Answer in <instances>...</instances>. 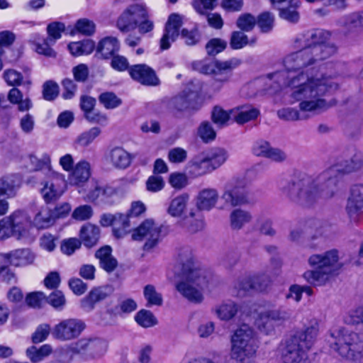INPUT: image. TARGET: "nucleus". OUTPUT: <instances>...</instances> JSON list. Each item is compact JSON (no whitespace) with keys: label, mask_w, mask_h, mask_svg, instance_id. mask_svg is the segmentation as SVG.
Here are the masks:
<instances>
[{"label":"nucleus","mask_w":363,"mask_h":363,"mask_svg":"<svg viewBox=\"0 0 363 363\" xmlns=\"http://www.w3.org/2000/svg\"><path fill=\"white\" fill-rule=\"evenodd\" d=\"M34 116L30 113L23 116L19 120V127L21 131L26 135L31 134L35 128Z\"/></svg>","instance_id":"57"},{"label":"nucleus","mask_w":363,"mask_h":363,"mask_svg":"<svg viewBox=\"0 0 363 363\" xmlns=\"http://www.w3.org/2000/svg\"><path fill=\"white\" fill-rule=\"evenodd\" d=\"M32 223L29 216L24 212L16 211L10 216L0 220V240L14 237L25 240L30 237Z\"/></svg>","instance_id":"8"},{"label":"nucleus","mask_w":363,"mask_h":363,"mask_svg":"<svg viewBox=\"0 0 363 363\" xmlns=\"http://www.w3.org/2000/svg\"><path fill=\"white\" fill-rule=\"evenodd\" d=\"M185 169L191 178H198L212 172L203 152L194 156L186 164Z\"/></svg>","instance_id":"20"},{"label":"nucleus","mask_w":363,"mask_h":363,"mask_svg":"<svg viewBox=\"0 0 363 363\" xmlns=\"http://www.w3.org/2000/svg\"><path fill=\"white\" fill-rule=\"evenodd\" d=\"M85 186L86 188L85 199L91 202L98 199L103 202H106L108 198L116 194L113 188L109 186L101 188L95 181H90Z\"/></svg>","instance_id":"25"},{"label":"nucleus","mask_w":363,"mask_h":363,"mask_svg":"<svg viewBox=\"0 0 363 363\" xmlns=\"http://www.w3.org/2000/svg\"><path fill=\"white\" fill-rule=\"evenodd\" d=\"M241 64V60L232 58L226 61L219 60H199L194 62L193 68L201 73L206 74H213L215 77L211 83V89L214 91H219L227 83L230 77V72Z\"/></svg>","instance_id":"7"},{"label":"nucleus","mask_w":363,"mask_h":363,"mask_svg":"<svg viewBox=\"0 0 363 363\" xmlns=\"http://www.w3.org/2000/svg\"><path fill=\"white\" fill-rule=\"evenodd\" d=\"M57 238L50 233L43 234L39 240V245L41 249L51 252L54 251L57 247Z\"/></svg>","instance_id":"58"},{"label":"nucleus","mask_w":363,"mask_h":363,"mask_svg":"<svg viewBox=\"0 0 363 363\" xmlns=\"http://www.w3.org/2000/svg\"><path fill=\"white\" fill-rule=\"evenodd\" d=\"M81 241L77 238H71L62 241L60 249L63 254L71 255L81 247Z\"/></svg>","instance_id":"53"},{"label":"nucleus","mask_w":363,"mask_h":363,"mask_svg":"<svg viewBox=\"0 0 363 363\" xmlns=\"http://www.w3.org/2000/svg\"><path fill=\"white\" fill-rule=\"evenodd\" d=\"M101 133V130L99 127H93L80 133L74 140V145L76 148L86 147L90 145Z\"/></svg>","instance_id":"39"},{"label":"nucleus","mask_w":363,"mask_h":363,"mask_svg":"<svg viewBox=\"0 0 363 363\" xmlns=\"http://www.w3.org/2000/svg\"><path fill=\"white\" fill-rule=\"evenodd\" d=\"M340 254L337 250L331 249L320 254H313L308 259L311 267L315 269L307 270L303 279L314 286L325 284L341 269Z\"/></svg>","instance_id":"4"},{"label":"nucleus","mask_w":363,"mask_h":363,"mask_svg":"<svg viewBox=\"0 0 363 363\" xmlns=\"http://www.w3.org/2000/svg\"><path fill=\"white\" fill-rule=\"evenodd\" d=\"M227 43L221 38H213L206 45L207 53L210 55H216L225 49Z\"/></svg>","instance_id":"52"},{"label":"nucleus","mask_w":363,"mask_h":363,"mask_svg":"<svg viewBox=\"0 0 363 363\" xmlns=\"http://www.w3.org/2000/svg\"><path fill=\"white\" fill-rule=\"evenodd\" d=\"M93 215L92 208L89 205H82L76 208L72 212L74 219L83 221L89 220Z\"/></svg>","instance_id":"59"},{"label":"nucleus","mask_w":363,"mask_h":363,"mask_svg":"<svg viewBox=\"0 0 363 363\" xmlns=\"http://www.w3.org/2000/svg\"><path fill=\"white\" fill-rule=\"evenodd\" d=\"M258 348V342L253 331L246 325L235 330L231 338V357L242 362L253 357Z\"/></svg>","instance_id":"9"},{"label":"nucleus","mask_w":363,"mask_h":363,"mask_svg":"<svg viewBox=\"0 0 363 363\" xmlns=\"http://www.w3.org/2000/svg\"><path fill=\"white\" fill-rule=\"evenodd\" d=\"M183 16L177 13H172L166 23L164 33L160 40V47L162 50L168 49L171 43L179 36V29L183 24Z\"/></svg>","instance_id":"18"},{"label":"nucleus","mask_w":363,"mask_h":363,"mask_svg":"<svg viewBox=\"0 0 363 363\" xmlns=\"http://www.w3.org/2000/svg\"><path fill=\"white\" fill-rule=\"evenodd\" d=\"M9 263L15 267H25L32 264L35 255L28 248L17 249L6 253Z\"/></svg>","instance_id":"29"},{"label":"nucleus","mask_w":363,"mask_h":363,"mask_svg":"<svg viewBox=\"0 0 363 363\" xmlns=\"http://www.w3.org/2000/svg\"><path fill=\"white\" fill-rule=\"evenodd\" d=\"M246 185V181L241 177H236L230 180L226 184L221 196V199L224 201L223 204L218 208L223 209L228 205L236 206L245 203L247 202V196L244 189Z\"/></svg>","instance_id":"14"},{"label":"nucleus","mask_w":363,"mask_h":363,"mask_svg":"<svg viewBox=\"0 0 363 363\" xmlns=\"http://www.w3.org/2000/svg\"><path fill=\"white\" fill-rule=\"evenodd\" d=\"M130 77L135 81L149 86L158 84L159 79L154 70L146 65H136L129 69Z\"/></svg>","instance_id":"22"},{"label":"nucleus","mask_w":363,"mask_h":363,"mask_svg":"<svg viewBox=\"0 0 363 363\" xmlns=\"http://www.w3.org/2000/svg\"><path fill=\"white\" fill-rule=\"evenodd\" d=\"M99 223L104 227L113 225V233L116 238H123L128 235L130 226L128 216L123 213H104L101 216Z\"/></svg>","instance_id":"16"},{"label":"nucleus","mask_w":363,"mask_h":363,"mask_svg":"<svg viewBox=\"0 0 363 363\" xmlns=\"http://www.w3.org/2000/svg\"><path fill=\"white\" fill-rule=\"evenodd\" d=\"M67 181L62 173L50 170L39 184V192L46 203L58 200L67 190Z\"/></svg>","instance_id":"11"},{"label":"nucleus","mask_w":363,"mask_h":363,"mask_svg":"<svg viewBox=\"0 0 363 363\" xmlns=\"http://www.w3.org/2000/svg\"><path fill=\"white\" fill-rule=\"evenodd\" d=\"M55 220L52 210L44 206L34 217L33 223L38 228H46L52 225Z\"/></svg>","instance_id":"40"},{"label":"nucleus","mask_w":363,"mask_h":363,"mask_svg":"<svg viewBox=\"0 0 363 363\" xmlns=\"http://www.w3.org/2000/svg\"><path fill=\"white\" fill-rule=\"evenodd\" d=\"M335 171L331 169L315 180L307 178L289 184L284 188L283 192L293 200L310 201L319 196L330 198L337 189V179L331 177Z\"/></svg>","instance_id":"3"},{"label":"nucleus","mask_w":363,"mask_h":363,"mask_svg":"<svg viewBox=\"0 0 363 363\" xmlns=\"http://www.w3.org/2000/svg\"><path fill=\"white\" fill-rule=\"evenodd\" d=\"M255 24L256 18L249 13L241 15L237 21L238 27L247 32L251 30L255 27Z\"/></svg>","instance_id":"62"},{"label":"nucleus","mask_w":363,"mask_h":363,"mask_svg":"<svg viewBox=\"0 0 363 363\" xmlns=\"http://www.w3.org/2000/svg\"><path fill=\"white\" fill-rule=\"evenodd\" d=\"M148 16V11L143 4H133L127 7L116 21V27L123 33H128L137 28L142 20Z\"/></svg>","instance_id":"15"},{"label":"nucleus","mask_w":363,"mask_h":363,"mask_svg":"<svg viewBox=\"0 0 363 363\" xmlns=\"http://www.w3.org/2000/svg\"><path fill=\"white\" fill-rule=\"evenodd\" d=\"M176 266L182 277V280L176 285L177 290L191 302H201L203 289L209 281V274L196 262L192 250L189 247L178 250Z\"/></svg>","instance_id":"2"},{"label":"nucleus","mask_w":363,"mask_h":363,"mask_svg":"<svg viewBox=\"0 0 363 363\" xmlns=\"http://www.w3.org/2000/svg\"><path fill=\"white\" fill-rule=\"evenodd\" d=\"M213 312L220 318L269 316V314H265L264 308L261 305L255 303L238 304L231 300H227L216 305L213 308Z\"/></svg>","instance_id":"10"},{"label":"nucleus","mask_w":363,"mask_h":363,"mask_svg":"<svg viewBox=\"0 0 363 363\" xmlns=\"http://www.w3.org/2000/svg\"><path fill=\"white\" fill-rule=\"evenodd\" d=\"M167 157L172 163H182L187 158V152L182 147H174L169 150Z\"/></svg>","instance_id":"60"},{"label":"nucleus","mask_w":363,"mask_h":363,"mask_svg":"<svg viewBox=\"0 0 363 363\" xmlns=\"http://www.w3.org/2000/svg\"><path fill=\"white\" fill-rule=\"evenodd\" d=\"M255 42V38L250 40L247 36L241 31H233L230 39V46L233 50H240L247 45H253Z\"/></svg>","instance_id":"43"},{"label":"nucleus","mask_w":363,"mask_h":363,"mask_svg":"<svg viewBox=\"0 0 363 363\" xmlns=\"http://www.w3.org/2000/svg\"><path fill=\"white\" fill-rule=\"evenodd\" d=\"M120 49V43L115 37H106L103 38L96 48L98 52L104 58H108L114 55Z\"/></svg>","instance_id":"37"},{"label":"nucleus","mask_w":363,"mask_h":363,"mask_svg":"<svg viewBox=\"0 0 363 363\" xmlns=\"http://www.w3.org/2000/svg\"><path fill=\"white\" fill-rule=\"evenodd\" d=\"M197 135L205 143L215 139L216 133L211 124L208 122H203L197 129Z\"/></svg>","instance_id":"47"},{"label":"nucleus","mask_w":363,"mask_h":363,"mask_svg":"<svg viewBox=\"0 0 363 363\" xmlns=\"http://www.w3.org/2000/svg\"><path fill=\"white\" fill-rule=\"evenodd\" d=\"M131 238L135 241L145 240L144 249L150 250L155 247L160 240L161 225L152 218L146 219L132 230Z\"/></svg>","instance_id":"13"},{"label":"nucleus","mask_w":363,"mask_h":363,"mask_svg":"<svg viewBox=\"0 0 363 363\" xmlns=\"http://www.w3.org/2000/svg\"><path fill=\"white\" fill-rule=\"evenodd\" d=\"M271 284V279L268 275L265 274H255L239 279L235 285L238 290L245 291L249 290H255L257 291H264L268 289Z\"/></svg>","instance_id":"19"},{"label":"nucleus","mask_w":363,"mask_h":363,"mask_svg":"<svg viewBox=\"0 0 363 363\" xmlns=\"http://www.w3.org/2000/svg\"><path fill=\"white\" fill-rule=\"evenodd\" d=\"M146 210L147 207L143 202L141 201H135L131 203L127 213L124 215L128 216V220L130 221V218L141 216L145 214Z\"/></svg>","instance_id":"61"},{"label":"nucleus","mask_w":363,"mask_h":363,"mask_svg":"<svg viewBox=\"0 0 363 363\" xmlns=\"http://www.w3.org/2000/svg\"><path fill=\"white\" fill-rule=\"evenodd\" d=\"M219 194L214 188H205L201 190L196 198V206L199 211H209L217 207Z\"/></svg>","instance_id":"24"},{"label":"nucleus","mask_w":363,"mask_h":363,"mask_svg":"<svg viewBox=\"0 0 363 363\" xmlns=\"http://www.w3.org/2000/svg\"><path fill=\"white\" fill-rule=\"evenodd\" d=\"M318 328L311 327L287 339L280 346L284 363H311L308 352L313 347Z\"/></svg>","instance_id":"6"},{"label":"nucleus","mask_w":363,"mask_h":363,"mask_svg":"<svg viewBox=\"0 0 363 363\" xmlns=\"http://www.w3.org/2000/svg\"><path fill=\"white\" fill-rule=\"evenodd\" d=\"M45 300V295L40 291L30 293L26 298V303L33 308L40 307Z\"/></svg>","instance_id":"64"},{"label":"nucleus","mask_w":363,"mask_h":363,"mask_svg":"<svg viewBox=\"0 0 363 363\" xmlns=\"http://www.w3.org/2000/svg\"><path fill=\"white\" fill-rule=\"evenodd\" d=\"M211 171L220 167L228 159V152L222 148H214L203 152Z\"/></svg>","instance_id":"36"},{"label":"nucleus","mask_w":363,"mask_h":363,"mask_svg":"<svg viewBox=\"0 0 363 363\" xmlns=\"http://www.w3.org/2000/svg\"><path fill=\"white\" fill-rule=\"evenodd\" d=\"M52 351V347L48 344H45L40 347L30 346L26 349V355L31 362L39 363L49 357Z\"/></svg>","instance_id":"35"},{"label":"nucleus","mask_w":363,"mask_h":363,"mask_svg":"<svg viewBox=\"0 0 363 363\" xmlns=\"http://www.w3.org/2000/svg\"><path fill=\"white\" fill-rule=\"evenodd\" d=\"M231 118L230 110L227 111L218 106H216L213 110L212 120L218 125H226Z\"/></svg>","instance_id":"48"},{"label":"nucleus","mask_w":363,"mask_h":363,"mask_svg":"<svg viewBox=\"0 0 363 363\" xmlns=\"http://www.w3.org/2000/svg\"><path fill=\"white\" fill-rule=\"evenodd\" d=\"M32 50L36 53L48 57H55L56 52L52 49L51 41L48 38H41L38 34H34L30 40Z\"/></svg>","instance_id":"32"},{"label":"nucleus","mask_w":363,"mask_h":363,"mask_svg":"<svg viewBox=\"0 0 363 363\" xmlns=\"http://www.w3.org/2000/svg\"><path fill=\"white\" fill-rule=\"evenodd\" d=\"M143 295L145 300L150 305L160 306L162 303V296L156 288L151 284H148L144 287Z\"/></svg>","instance_id":"46"},{"label":"nucleus","mask_w":363,"mask_h":363,"mask_svg":"<svg viewBox=\"0 0 363 363\" xmlns=\"http://www.w3.org/2000/svg\"><path fill=\"white\" fill-rule=\"evenodd\" d=\"M251 219L252 216L249 212L239 208L235 209L230 215V227L234 230H240Z\"/></svg>","instance_id":"41"},{"label":"nucleus","mask_w":363,"mask_h":363,"mask_svg":"<svg viewBox=\"0 0 363 363\" xmlns=\"http://www.w3.org/2000/svg\"><path fill=\"white\" fill-rule=\"evenodd\" d=\"M198 98L196 92H191L186 96L176 99V104L179 109L195 108L194 101Z\"/></svg>","instance_id":"51"},{"label":"nucleus","mask_w":363,"mask_h":363,"mask_svg":"<svg viewBox=\"0 0 363 363\" xmlns=\"http://www.w3.org/2000/svg\"><path fill=\"white\" fill-rule=\"evenodd\" d=\"M108 160L114 167L123 169L130 166L133 157L123 147H116L110 150Z\"/></svg>","instance_id":"30"},{"label":"nucleus","mask_w":363,"mask_h":363,"mask_svg":"<svg viewBox=\"0 0 363 363\" xmlns=\"http://www.w3.org/2000/svg\"><path fill=\"white\" fill-rule=\"evenodd\" d=\"M168 182L172 188L180 190L188 184V177L184 173L173 172L169 174Z\"/></svg>","instance_id":"50"},{"label":"nucleus","mask_w":363,"mask_h":363,"mask_svg":"<svg viewBox=\"0 0 363 363\" xmlns=\"http://www.w3.org/2000/svg\"><path fill=\"white\" fill-rule=\"evenodd\" d=\"M189 200V196L186 194H181L172 198L167 204V214L174 218L182 217L186 211Z\"/></svg>","instance_id":"28"},{"label":"nucleus","mask_w":363,"mask_h":363,"mask_svg":"<svg viewBox=\"0 0 363 363\" xmlns=\"http://www.w3.org/2000/svg\"><path fill=\"white\" fill-rule=\"evenodd\" d=\"M272 4L279 10L280 17L291 23H296L299 14L295 10L301 5L300 0H271Z\"/></svg>","instance_id":"23"},{"label":"nucleus","mask_w":363,"mask_h":363,"mask_svg":"<svg viewBox=\"0 0 363 363\" xmlns=\"http://www.w3.org/2000/svg\"><path fill=\"white\" fill-rule=\"evenodd\" d=\"M67 48L70 54L74 57L87 55L94 51L95 43L91 40H84L72 42L68 45Z\"/></svg>","instance_id":"38"},{"label":"nucleus","mask_w":363,"mask_h":363,"mask_svg":"<svg viewBox=\"0 0 363 363\" xmlns=\"http://www.w3.org/2000/svg\"><path fill=\"white\" fill-rule=\"evenodd\" d=\"M48 303L55 309L61 311L66 304V298L60 291H55L48 298Z\"/></svg>","instance_id":"55"},{"label":"nucleus","mask_w":363,"mask_h":363,"mask_svg":"<svg viewBox=\"0 0 363 363\" xmlns=\"http://www.w3.org/2000/svg\"><path fill=\"white\" fill-rule=\"evenodd\" d=\"M326 341L330 348L342 357L354 361L363 357V338L343 327H333Z\"/></svg>","instance_id":"5"},{"label":"nucleus","mask_w":363,"mask_h":363,"mask_svg":"<svg viewBox=\"0 0 363 363\" xmlns=\"http://www.w3.org/2000/svg\"><path fill=\"white\" fill-rule=\"evenodd\" d=\"M59 93V87L57 83L52 81L46 82L43 84V97L45 100H53Z\"/></svg>","instance_id":"63"},{"label":"nucleus","mask_w":363,"mask_h":363,"mask_svg":"<svg viewBox=\"0 0 363 363\" xmlns=\"http://www.w3.org/2000/svg\"><path fill=\"white\" fill-rule=\"evenodd\" d=\"M99 101L106 109H114L121 106L122 101L113 92H104L100 94Z\"/></svg>","instance_id":"45"},{"label":"nucleus","mask_w":363,"mask_h":363,"mask_svg":"<svg viewBox=\"0 0 363 363\" xmlns=\"http://www.w3.org/2000/svg\"><path fill=\"white\" fill-rule=\"evenodd\" d=\"M100 233V228L97 225L89 223L84 225L79 231L81 243L83 242L87 247H94L99 242Z\"/></svg>","instance_id":"33"},{"label":"nucleus","mask_w":363,"mask_h":363,"mask_svg":"<svg viewBox=\"0 0 363 363\" xmlns=\"http://www.w3.org/2000/svg\"><path fill=\"white\" fill-rule=\"evenodd\" d=\"M108 349V342L101 337L82 338L72 344L71 351L84 361L103 357Z\"/></svg>","instance_id":"12"},{"label":"nucleus","mask_w":363,"mask_h":363,"mask_svg":"<svg viewBox=\"0 0 363 363\" xmlns=\"http://www.w3.org/2000/svg\"><path fill=\"white\" fill-rule=\"evenodd\" d=\"M74 29L81 34L91 35L95 32L96 25L88 18H81L76 22Z\"/></svg>","instance_id":"49"},{"label":"nucleus","mask_w":363,"mask_h":363,"mask_svg":"<svg viewBox=\"0 0 363 363\" xmlns=\"http://www.w3.org/2000/svg\"><path fill=\"white\" fill-rule=\"evenodd\" d=\"M84 325L75 319H67L61 322L53 331L54 335L61 340H70L79 335Z\"/></svg>","instance_id":"21"},{"label":"nucleus","mask_w":363,"mask_h":363,"mask_svg":"<svg viewBox=\"0 0 363 363\" xmlns=\"http://www.w3.org/2000/svg\"><path fill=\"white\" fill-rule=\"evenodd\" d=\"M230 113L232 118H233L236 123L243 124L251 120L255 119L258 116L259 112L257 108H254L251 105L246 104L230 109Z\"/></svg>","instance_id":"31"},{"label":"nucleus","mask_w":363,"mask_h":363,"mask_svg":"<svg viewBox=\"0 0 363 363\" xmlns=\"http://www.w3.org/2000/svg\"><path fill=\"white\" fill-rule=\"evenodd\" d=\"M363 208V186L355 185L352 187L347 199L346 211L350 217L356 216Z\"/></svg>","instance_id":"27"},{"label":"nucleus","mask_w":363,"mask_h":363,"mask_svg":"<svg viewBox=\"0 0 363 363\" xmlns=\"http://www.w3.org/2000/svg\"><path fill=\"white\" fill-rule=\"evenodd\" d=\"M303 292H306L307 294L311 295L312 294V289L308 286H301L299 285H292L289 290L288 294L286 295L287 299H294L296 301H299L301 298Z\"/></svg>","instance_id":"56"},{"label":"nucleus","mask_w":363,"mask_h":363,"mask_svg":"<svg viewBox=\"0 0 363 363\" xmlns=\"http://www.w3.org/2000/svg\"><path fill=\"white\" fill-rule=\"evenodd\" d=\"M145 185L148 191L156 193L164 189L165 183L162 177L152 175L148 177Z\"/></svg>","instance_id":"54"},{"label":"nucleus","mask_w":363,"mask_h":363,"mask_svg":"<svg viewBox=\"0 0 363 363\" xmlns=\"http://www.w3.org/2000/svg\"><path fill=\"white\" fill-rule=\"evenodd\" d=\"M20 178L15 174H9L0 178V196L7 198L15 196L20 186Z\"/></svg>","instance_id":"34"},{"label":"nucleus","mask_w":363,"mask_h":363,"mask_svg":"<svg viewBox=\"0 0 363 363\" xmlns=\"http://www.w3.org/2000/svg\"><path fill=\"white\" fill-rule=\"evenodd\" d=\"M330 37L328 31L317 30L311 35L313 45L308 43L304 36L296 39L294 48L298 51L284 58V69L265 79L272 89L270 93L284 86L289 89V101L298 102V110L290 107L279 110V118L291 121L305 120L335 105V100L327 101L324 96L336 90L338 84L331 75L323 72L321 62L336 52V47L327 43Z\"/></svg>","instance_id":"1"},{"label":"nucleus","mask_w":363,"mask_h":363,"mask_svg":"<svg viewBox=\"0 0 363 363\" xmlns=\"http://www.w3.org/2000/svg\"><path fill=\"white\" fill-rule=\"evenodd\" d=\"M112 293L113 289L109 286L94 288L82 300L81 307L84 311H89L94 308L96 303L105 299Z\"/></svg>","instance_id":"26"},{"label":"nucleus","mask_w":363,"mask_h":363,"mask_svg":"<svg viewBox=\"0 0 363 363\" xmlns=\"http://www.w3.org/2000/svg\"><path fill=\"white\" fill-rule=\"evenodd\" d=\"M65 30V25L62 22L54 21L49 23L47 26L48 38L52 44H55L56 41L61 38L62 34Z\"/></svg>","instance_id":"44"},{"label":"nucleus","mask_w":363,"mask_h":363,"mask_svg":"<svg viewBox=\"0 0 363 363\" xmlns=\"http://www.w3.org/2000/svg\"><path fill=\"white\" fill-rule=\"evenodd\" d=\"M28 160L32 164V169L36 171H44L45 173L50 170H53L51 166L50 157L48 154H44L40 158L37 157L35 155H30Z\"/></svg>","instance_id":"42"},{"label":"nucleus","mask_w":363,"mask_h":363,"mask_svg":"<svg viewBox=\"0 0 363 363\" xmlns=\"http://www.w3.org/2000/svg\"><path fill=\"white\" fill-rule=\"evenodd\" d=\"M91 175V167L90 163L85 160H79L75 165L71 172L69 174L68 180L72 186L79 188V193L84 194V186L89 183V179Z\"/></svg>","instance_id":"17"}]
</instances>
